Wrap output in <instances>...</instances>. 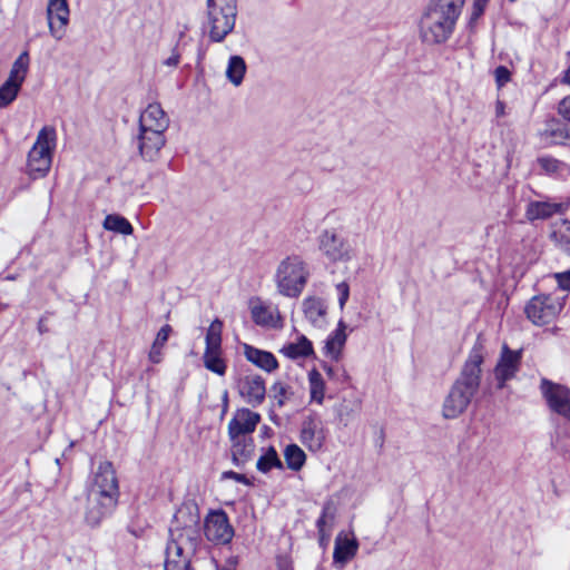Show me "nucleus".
Masks as SVG:
<instances>
[{
  "label": "nucleus",
  "mask_w": 570,
  "mask_h": 570,
  "mask_svg": "<svg viewBox=\"0 0 570 570\" xmlns=\"http://www.w3.org/2000/svg\"><path fill=\"white\" fill-rule=\"evenodd\" d=\"M226 479H233L239 483H243L245 485H253V482L252 480H249L245 474H240V473H237V472H234V471H225L222 473V480H226Z\"/></svg>",
  "instance_id": "48"
},
{
  "label": "nucleus",
  "mask_w": 570,
  "mask_h": 570,
  "mask_svg": "<svg viewBox=\"0 0 570 570\" xmlns=\"http://www.w3.org/2000/svg\"><path fill=\"white\" fill-rule=\"evenodd\" d=\"M494 76L498 87H502L510 80L511 72L507 67L499 66L494 70Z\"/></svg>",
  "instance_id": "44"
},
{
  "label": "nucleus",
  "mask_w": 570,
  "mask_h": 570,
  "mask_svg": "<svg viewBox=\"0 0 570 570\" xmlns=\"http://www.w3.org/2000/svg\"><path fill=\"white\" fill-rule=\"evenodd\" d=\"M88 492H96L99 495H110L115 499L119 498V485L116 471L109 461L99 464L95 473L94 483Z\"/></svg>",
  "instance_id": "13"
},
{
  "label": "nucleus",
  "mask_w": 570,
  "mask_h": 570,
  "mask_svg": "<svg viewBox=\"0 0 570 570\" xmlns=\"http://www.w3.org/2000/svg\"><path fill=\"white\" fill-rule=\"evenodd\" d=\"M244 355L248 362L268 373L278 367V362L271 352L256 348L249 344H244Z\"/></svg>",
  "instance_id": "27"
},
{
  "label": "nucleus",
  "mask_w": 570,
  "mask_h": 570,
  "mask_svg": "<svg viewBox=\"0 0 570 570\" xmlns=\"http://www.w3.org/2000/svg\"><path fill=\"white\" fill-rule=\"evenodd\" d=\"M520 363L521 352L512 351L507 345H503L500 360L494 368V376L499 389H502L507 381L515 376Z\"/></svg>",
  "instance_id": "16"
},
{
  "label": "nucleus",
  "mask_w": 570,
  "mask_h": 570,
  "mask_svg": "<svg viewBox=\"0 0 570 570\" xmlns=\"http://www.w3.org/2000/svg\"><path fill=\"white\" fill-rule=\"evenodd\" d=\"M503 112H504V106H503V104L501 101H498V104H497V115L501 116V115H503Z\"/></svg>",
  "instance_id": "56"
},
{
  "label": "nucleus",
  "mask_w": 570,
  "mask_h": 570,
  "mask_svg": "<svg viewBox=\"0 0 570 570\" xmlns=\"http://www.w3.org/2000/svg\"><path fill=\"white\" fill-rule=\"evenodd\" d=\"M69 6L67 0H49L47 7V19L50 35L56 40H61L66 35L69 23Z\"/></svg>",
  "instance_id": "15"
},
{
  "label": "nucleus",
  "mask_w": 570,
  "mask_h": 570,
  "mask_svg": "<svg viewBox=\"0 0 570 570\" xmlns=\"http://www.w3.org/2000/svg\"><path fill=\"white\" fill-rule=\"evenodd\" d=\"M358 549L357 540L340 533L335 539L333 559L334 562L345 564L355 557Z\"/></svg>",
  "instance_id": "28"
},
{
  "label": "nucleus",
  "mask_w": 570,
  "mask_h": 570,
  "mask_svg": "<svg viewBox=\"0 0 570 570\" xmlns=\"http://www.w3.org/2000/svg\"><path fill=\"white\" fill-rule=\"evenodd\" d=\"M247 70L246 62L240 56H232L228 60L226 77L235 86L242 85Z\"/></svg>",
  "instance_id": "33"
},
{
  "label": "nucleus",
  "mask_w": 570,
  "mask_h": 570,
  "mask_svg": "<svg viewBox=\"0 0 570 570\" xmlns=\"http://www.w3.org/2000/svg\"><path fill=\"white\" fill-rule=\"evenodd\" d=\"M308 384L312 401L322 404L325 396V382L317 370L313 368L308 372Z\"/></svg>",
  "instance_id": "35"
},
{
  "label": "nucleus",
  "mask_w": 570,
  "mask_h": 570,
  "mask_svg": "<svg viewBox=\"0 0 570 570\" xmlns=\"http://www.w3.org/2000/svg\"><path fill=\"white\" fill-rule=\"evenodd\" d=\"M21 85L7 79L0 87V108L10 105L18 96Z\"/></svg>",
  "instance_id": "41"
},
{
  "label": "nucleus",
  "mask_w": 570,
  "mask_h": 570,
  "mask_svg": "<svg viewBox=\"0 0 570 570\" xmlns=\"http://www.w3.org/2000/svg\"><path fill=\"white\" fill-rule=\"evenodd\" d=\"M570 202L553 203L550 200H530L525 207L524 216L529 222L549 219L553 215L564 214Z\"/></svg>",
  "instance_id": "19"
},
{
  "label": "nucleus",
  "mask_w": 570,
  "mask_h": 570,
  "mask_svg": "<svg viewBox=\"0 0 570 570\" xmlns=\"http://www.w3.org/2000/svg\"><path fill=\"white\" fill-rule=\"evenodd\" d=\"M102 226L107 230H111L121 235H131L134 232L129 220L117 214L107 215Z\"/></svg>",
  "instance_id": "34"
},
{
  "label": "nucleus",
  "mask_w": 570,
  "mask_h": 570,
  "mask_svg": "<svg viewBox=\"0 0 570 570\" xmlns=\"http://www.w3.org/2000/svg\"><path fill=\"white\" fill-rule=\"evenodd\" d=\"M465 0H430L419 22V35L426 45L446 42L455 29Z\"/></svg>",
  "instance_id": "2"
},
{
  "label": "nucleus",
  "mask_w": 570,
  "mask_h": 570,
  "mask_svg": "<svg viewBox=\"0 0 570 570\" xmlns=\"http://www.w3.org/2000/svg\"><path fill=\"white\" fill-rule=\"evenodd\" d=\"M335 514V508L332 501H327L323 505L322 514L316 521V527L318 530L320 540H324L328 538V533L325 532V525L327 521H333Z\"/></svg>",
  "instance_id": "42"
},
{
  "label": "nucleus",
  "mask_w": 570,
  "mask_h": 570,
  "mask_svg": "<svg viewBox=\"0 0 570 570\" xmlns=\"http://www.w3.org/2000/svg\"><path fill=\"white\" fill-rule=\"evenodd\" d=\"M286 357L296 360L299 357H308L314 354L312 342L304 335H299L296 342L288 343L281 348Z\"/></svg>",
  "instance_id": "32"
},
{
  "label": "nucleus",
  "mask_w": 570,
  "mask_h": 570,
  "mask_svg": "<svg viewBox=\"0 0 570 570\" xmlns=\"http://www.w3.org/2000/svg\"><path fill=\"white\" fill-rule=\"evenodd\" d=\"M302 306L305 317L313 326L322 328L326 325L327 307L322 298L308 296Z\"/></svg>",
  "instance_id": "25"
},
{
  "label": "nucleus",
  "mask_w": 570,
  "mask_h": 570,
  "mask_svg": "<svg viewBox=\"0 0 570 570\" xmlns=\"http://www.w3.org/2000/svg\"><path fill=\"white\" fill-rule=\"evenodd\" d=\"M284 458L287 468L293 471H299L306 461L304 451L296 444H289L285 448Z\"/></svg>",
  "instance_id": "38"
},
{
  "label": "nucleus",
  "mask_w": 570,
  "mask_h": 570,
  "mask_svg": "<svg viewBox=\"0 0 570 570\" xmlns=\"http://www.w3.org/2000/svg\"><path fill=\"white\" fill-rule=\"evenodd\" d=\"M324 371L326 372V375L328 376V379H335L336 377V370L333 367V366H330V365H324L323 366Z\"/></svg>",
  "instance_id": "54"
},
{
  "label": "nucleus",
  "mask_w": 570,
  "mask_h": 570,
  "mask_svg": "<svg viewBox=\"0 0 570 570\" xmlns=\"http://www.w3.org/2000/svg\"><path fill=\"white\" fill-rule=\"evenodd\" d=\"M487 4L473 2L472 12L470 17V24L474 23L484 12Z\"/></svg>",
  "instance_id": "52"
},
{
  "label": "nucleus",
  "mask_w": 570,
  "mask_h": 570,
  "mask_svg": "<svg viewBox=\"0 0 570 570\" xmlns=\"http://www.w3.org/2000/svg\"><path fill=\"white\" fill-rule=\"evenodd\" d=\"M187 552L181 551V554L176 556L174 551L166 548L165 570H193L190 567V557Z\"/></svg>",
  "instance_id": "37"
},
{
  "label": "nucleus",
  "mask_w": 570,
  "mask_h": 570,
  "mask_svg": "<svg viewBox=\"0 0 570 570\" xmlns=\"http://www.w3.org/2000/svg\"><path fill=\"white\" fill-rule=\"evenodd\" d=\"M540 389L550 410L570 420V389L547 379H542Z\"/></svg>",
  "instance_id": "10"
},
{
  "label": "nucleus",
  "mask_w": 570,
  "mask_h": 570,
  "mask_svg": "<svg viewBox=\"0 0 570 570\" xmlns=\"http://www.w3.org/2000/svg\"><path fill=\"white\" fill-rule=\"evenodd\" d=\"M239 395L244 401L252 405H261L266 395V386L264 379L258 374H245L237 380L236 383Z\"/></svg>",
  "instance_id": "14"
},
{
  "label": "nucleus",
  "mask_w": 570,
  "mask_h": 570,
  "mask_svg": "<svg viewBox=\"0 0 570 570\" xmlns=\"http://www.w3.org/2000/svg\"><path fill=\"white\" fill-rule=\"evenodd\" d=\"M118 499L110 495H99L96 492H88L85 521L88 525L98 527L101 521L109 517L115 510Z\"/></svg>",
  "instance_id": "12"
},
{
  "label": "nucleus",
  "mask_w": 570,
  "mask_h": 570,
  "mask_svg": "<svg viewBox=\"0 0 570 570\" xmlns=\"http://www.w3.org/2000/svg\"><path fill=\"white\" fill-rule=\"evenodd\" d=\"M261 421V415L249 409H239L228 423L229 438L250 436Z\"/></svg>",
  "instance_id": "18"
},
{
  "label": "nucleus",
  "mask_w": 570,
  "mask_h": 570,
  "mask_svg": "<svg viewBox=\"0 0 570 570\" xmlns=\"http://www.w3.org/2000/svg\"><path fill=\"white\" fill-rule=\"evenodd\" d=\"M550 238L557 247L570 255V220L559 219L552 223Z\"/></svg>",
  "instance_id": "31"
},
{
  "label": "nucleus",
  "mask_w": 570,
  "mask_h": 570,
  "mask_svg": "<svg viewBox=\"0 0 570 570\" xmlns=\"http://www.w3.org/2000/svg\"><path fill=\"white\" fill-rule=\"evenodd\" d=\"M272 396L278 406H283L289 395V386L282 382H275L271 387Z\"/></svg>",
  "instance_id": "43"
},
{
  "label": "nucleus",
  "mask_w": 570,
  "mask_h": 570,
  "mask_svg": "<svg viewBox=\"0 0 570 570\" xmlns=\"http://www.w3.org/2000/svg\"><path fill=\"white\" fill-rule=\"evenodd\" d=\"M558 114L570 122V95L563 97L558 104Z\"/></svg>",
  "instance_id": "46"
},
{
  "label": "nucleus",
  "mask_w": 570,
  "mask_h": 570,
  "mask_svg": "<svg viewBox=\"0 0 570 570\" xmlns=\"http://www.w3.org/2000/svg\"><path fill=\"white\" fill-rule=\"evenodd\" d=\"M222 332L223 322L218 318L214 320L206 333V347L203 355L204 366L218 375H225L227 364L222 357Z\"/></svg>",
  "instance_id": "7"
},
{
  "label": "nucleus",
  "mask_w": 570,
  "mask_h": 570,
  "mask_svg": "<svg viewBox=\"0 0 570 570\" xmlns=\"http://www.w3.org/2000/svg\"><path fill=\"white\" fill-rule=\"evenodd\" d=\"M163 347L161 346H157L155 344L151 345V348L149 351V354H148V358L151 363L154 364H158L161 362L163 360Z\"/></svg>",
  "instance_id": "51"
},
{
  "label": "nucleus",
  "mask_w": 570,
  "mask_h": 570,
  "mask_svg": "<svg viewBox=\"0 0 570 570\" xmlns=\"http://www.w3.org/2000/svg\"><path fill=\"white\" fill-rule=\"evenodd\" d=\"M554 277L557 278L560 287V291L558 292L560 295H562L563 291H570V269L564 273H557Z\"/></svg>",
  "instance_id": "49"
},
{
  "label": "nucleus",
  "mask_w": 570,
  "mask_h": 570,
  "mask_svg": "<svg viewBox=\"0 0 570 570\" xmlns=\"http://www.w3.org/2000/svg\"><path fill=\"white\" fill-rule=\"evenodd\" d=\"M29 63L30 58L28 51L21 52L19 57L14 60L8 79L19 85H22L29 69Z\"/></svg>",
  "instance_id": "36"
},
{
  "label": "nucleus",
  "mask_w": 570,
  "mask_h": 570,
  "mask_svg": "<svg viewBox=\"0 0 570 570\" xmlns=\"http://www.w3.org/2000/svg\"><path fill=\"white\" fill-rule=\"evenodd\" d=\"M200 540V525L169 528V541L167 546L176 556L181 554V551L194 554Z\"/></svg>",
  "instance_id": "11"
},
{
  "label": "nucleus",
  "mask_w": 570,
  "mask_h": 570,
  "mask_svg": "<svg viewBox=\"0 0 570 570\" xmlns=\"http://www.w3.org/2000/svg\"><path fill=\"white\" fill-rule=\"evenodd\" d=\"M250 313L253 321L261 326L268 327H279L282 323L281 315L278 311L275 308H271L264 305L262 302H257L256 304L252 303Z\"/></svg>",
  "instance_id": "29"
},
{
  "label": "nucleus",
  "mask_w": 570,
  "mask_h": 570,
  "mask_svg": "<svg viewBox=\"0 0 570 570\" xmlns=\"http://www.w3.org/2000/svg\"><path fill=\"white\" fill-rule=\"evenodd\" d=\"M490 0H473V2H478V3H482V4H487L489 3Z\"/></svg>",
  "instance_id": "58"
},
{
  "label": "nucleus",
  "mask_w": 570,
  "mask_h": 570,
  "mask_svg": "<svg viewBox=\"0 0 570 570\" xmlns=\"http://www.w3.org/2000/svg\"><path fill=\"white\" fill-rule=\"evenodd\" d=\"M361 410V403L358 400L353 402L344 401L338 409V420L343 425H348L351 421L355 419Z\"/></svg>",
  "instance_id": "40"
},
{
  "label": "nucleus",
  "mask_w": 570,
  "mask_h": 570,
  "mask_svg": "<svg viewBox=\"0 0 570 570\" xmlns=\"http://www.w3.org/2000/svg\"><path fill=\"white\" fill-rule=\"evenodd\" d=\"M534 168L539 175L554 178H566L570 175V165L550 155H543L535 159Z\"/></svg>",
  "instance_id": "23"
},
{
  "label": "nucleus",
  "mask_w": 570,
  "mask_h": 570,
  "mask_svg": "<svg viewBox=\"0 0 570 570\" xmlns=\"http://www.w3.org/2000/svg\"><path fill=\"white\" fill-rule=\"evenodd\" d=\"M171 332V326L166 324L164 325L157 333L156 335V338L154 341L153 344L157 345V346H161L164 347L165 344L167 343L168 341V337H169V334Z\"/></svg>",
  "instance_id": "47"
},
{
  "label": "nucleus",
  "mask_w": 570,
  "mask_h": 570,
  "mask_svg": "<svg viewBox=\"0 0 570 570\" xmlns=\"http://www.w3.org/2000/svg\"><path fill=\"white\" fill-rule=\"evenodd\" d=\"M325 440L321 422L313 416L303 421L301 430V441L309 451L317 452L322 449Z\"/></svg>",
  "instance_id": "22"
},
{
  "label": "nucleus",
  "mask_w": 570,
  "mask_h": 570,
  "mask_svg": "<svg viewBox=\"0 0 570 570\" xmlns=\"http://www.w3.org/2000/svg\"><path fill=\"white\" fill-rule=\"evenodd\" d=\"M200 525V514L195 502H184L174 514L170 528Z\"/></svg>",
  "instance_id": "26"
},
{
  "label": "nucleus",
  "mask_w": 570,
  "mask_h": 570,
  "mask_svg": "<svg viewBox=\"0 0 570 570\" xmlns=\"http://www.w3.org/2000/svg\"><path fill=\"white\" fill-rule=\"evenodd\" d=\"M562 82L570 85V66L564 71V75H563V78H562Z\"/></svg>",
  "instance_id": "55"
},
{
  "label": "nucleus",
  "mask_w": 570,
  "mask_h": 570,
  "mask_svg": "<svg viewBox=\"0 0 570 570\" xmlns=\"http://www.w3.org/2000/svg\"><path fill=\"white\" fill-rule=\"evenodd\" d=\"M209 36L220 42L234 29L236 20V0H207Z\"/></svg>",
  "instance_id": "5"
},
{
  "label": "nucleus",
  "mask_w": 570,
  "mask_h": 570,
  "mask_svg": "<svg viewBox=\"0 0 570 570\" xmlns=\"http://www.w3.org/2000/svg\"><path fill=\"white\" fill-rule=\"evenodd\" d=\"M169 126V118L157 102L149 104L139 117V129L160 130L165 132Z\"/></svg>",
  "instance_id": "20"
},
{
  "label": "nucleus",
  "mask_w": 570,
  "mask_h": 570,
  "mask_svg": "<svg viewBox=\"0 0 570 570\" xmlns=\"http://www.w3.org/2000/svg\"><path fill=\"white\" fill-rule=\"evenodd\" d=\"M510 2H515L517 0H509Z\"/></svg>",
  "instance_id": "59"
},
{
  "label": "nucleus",
  "mask_w": 570,
  "mask_h": 570,
  "mask_svg": "<svg viewBox=\"0 0 570 570\" xmlns=\"http://www.w3.org/2000/svg\"><path fill=\"white\" fill-rule=\"evenodd\" d=\"M540 137L550 145H560L570 147V126L552 118L546 121L540 130Z\"/></svg>",
  "instance_id": "21"
},
{
  "label": "nucleus",
  "mask_w": 570,
  "mask_h": 570,
  "mask_svg": "<svg viewBox=\"0 0 570 570\" xmlns=\"http://www.w3.org/2000/svg\"><path fill=\"white\" fill-rule=\"evenodd\" d=\"M345 324L343 321L338 322L337 328L327 337L325 342V354L334 361L341 357L342 348L346 342Z\"/></svg>",
  "instance_id": "30"
},
{
  "label": "nucleus",
  "mask_w": 570,
  "mask_h": 570,
  "mask_svg": "<svg viewBox=\"0 0 570 570\" xmlns=\"http://www.w3.org/2000/svg\"><path fill=\"white\" fill-rule=\"evenodd\" d=\"M483 358L484 347L480 340H478L470 351L459 377L444 399L442 414L445 419H456L463 414L478 393Z\"/></svg>",
  "instance_id": "1"
},
{
  "label": "nucleus",
  "mask_w": 570,
  "mask_h": 570,
  "mask_svg": "<svg viewBox=\"0 0 570 570\" xmlns=\"http://www.w3.org/2000/svg\"><path fill=\"white\" fill-rule=\"evenodd\" d=\"M256 468L258 471L267 473L273 468L282 469L283 463L279 460L276 450L273 446H269L265 454L261 455L257 460Z\"/></svg>",
  "instance_id": "39"
},
{
  "label": "nucleus",
  "mask_w": 570,
  "mask_h": 570,
  "mask_svg": "<svg viewBox=\"0 0 570 570\" xmlns=\"http://www.w3.org/2000/svg\"><path fill=\"white\" fill-rule=\"evenodd\" d=\"M318 248L331 262H347L354 255L348 240L335 228L324 229L320 234Z\"/></svg>",
  "instance_id": "8"
},
{
  "label": "nucleus",
  "mask_w": 570,
  "mask_h": 570,
  "mask_svg": "<svg viewBox=\"0 0 570 570\" xmlns=\"http://www.w3.org/2000/svg\"><path fill=\"white\" fill-rule=\"evenodd\" d=\"M277 570H293L292 559L287 554H281L276 558Z\"/></svg>",
  "instance_id": "50"
},
{
  "label": "nucleus",
  "mask_w": 570,
  "mask_h": 570,
  "mask_svg": "<svg viewBox=\"0 0 570 570\" xmlns=\"http://www.w3.org/2000/svg\"><path fill=\"white\" fill-rule=\"evenodd\" d=\"M309 277L307 264L298 255L285 257L277 265L274 281L281 295L296 298L304 291Z\"/></svg>",
  "instance_id": "3"
},
{
  "label": "nucleus",
  "mask_w": 570,
  "mask_h": 570,
  "mask_svg": "<svg viewBox=\"0 0 570 570\" xmlns=\"http://www.w3.org/2000/svg\"><path fill=\"white\" fill-rule=\"evenodd\" d=\"M56 129L45 126L28 155V170L35 178L43 177L50 169L52 151L56 147Z\"/></svg>",
  "instance_id": "4"
},
{
  "label": "nucleus",
  "mask_w": 570,
  "mask_h": 570,
  "mask_svg": "<svg viewBox=\"0 0 570 570\" xmlns=\"http://www.w3.org/2000/svg\"><path fill=\"white\" fill-rule=\"evenodd\" d=\"M204 534L215 544H227L234 537V529L224 510L210 511L204 521Z\"/></svg>",
  "instance_id": "9"
},
{
  "label": "nucleus",
  "mask_w": 570,
  "mask_h": 570,
  "mask_svg": "<svg viewBox=\"0 0 570 570\" xmlns=\"http://www.w3.org/2000/svg\"><path fill=\"white\" fill-rule=\"evenodd\" d=\"M336 291L338 293L340 307L343 309L350 296V286L346 282H342L336 285Z\"/></svg>",
  "instance_id": "45"
},
{
  "label": "nucleus",
  "mask_w": 570,
  "mask_h": 570,
  "mask_svg": "<svg viewBox=\"0 0 570 570\" xmlns=\"http://www.w3.org/2000/svg\"><path fill=\"white\" fill-rule=\"evenodd\" d=\"M232 442V462L240 468L252 460L255 451V443L252 436L229 438Z\"/></svg>",
  "instance_id": "24"
},
{
  "label": "nucleus",
  "mask_w": 570,
  "mask_h": 570,
  "mask_svg": "<svg viewBox=\"0 0 570 570\" xmlns=\"http://www.w3.org/2000/svg\"><path fill=\"white\" fill-rule=\"evenodd\" d=\"M179 59L180 55L174 50L171 56L167 58L164 63L168 67H176L179 63Z\"/></svg>",
  "instance_id": "53"
},
{
  "label": "nucleus",
  "mask_w": 570,
  "mask_h": 570,
  "mask_svg": "<svg viewBox=\"0 0 570 570\" xmlns=\"http://www.w3.org/2000/svg\"><path fill=\"white\" fill-rule=\"evenodd\" d=\"M166 144L165 132L160 130L139 129L137 147L145 160L154 161L158 158L161 148Z\"/></svg>",
  "instance_id": "17"
},
{
  "label": "nucleus",
  "mask_w": 570,
  "mask_h": 570,
  "mask_svg": "<svg viewBox=\"0 0 570 570\" xmlns=\"http://www.w3.org/2000/svg\"><path fill=\"white\" fill-rule=\"evenodd\" d=\"M566 295L558 292L533 296L525 305L524 313L528 320L543 326L553 322L564 307Z\"/></svg>",
  "instance_id": "6"
},
{
  "label": "nucleus",
  "mask_w": 570,
  "mask_h": 570,
  "mask_svg": "<svg viewBox=\"0 0 570 570\" xmlns=\"http://www.w3.org/2000/svg\"><path fill=\"white\" fill-rule=\"evenodd\" d=\"M128 531L134 535V537H140L141 534V530H135L132 529L131 527H128Z\"/></svg>",
  "instance_id": "57"
}]
</instances>
